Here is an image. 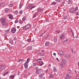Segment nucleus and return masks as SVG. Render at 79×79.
Segmentation results:
<instances>
[{
  "mask_svg": "<svg viewBox=\"0 0 79 79\" xmlns=\"http://www.w3.org/2000/svg\"><path fill=\"white\" fill-rule=\"evenodd\" d=\"M55 32L56 33H57V34H58L60 33V30H57Z\"/></svg>",
  "mask_w": 79,
  "mask_h": 79,
  "instance_id": "b1692460",
  "label": "nucleus"
},
{
  "mask_svg": "<svg viewBox=\"0 0 79 79\" xmlns=\"http://www.w3.org/2000/svg\"><path fill=\"white\" fill-rule=\"evenodd\" d=\"M44 63V62L42 61H40L39 62V64H40V66H42L43 65V64Z\"/></svg>",
  "mask_w": 79,
  "mask_h": 79,
  "instance_id": "f3484780",
  "label": "nucleus"
},
{
  "mask_svg": "<svg viewBox=\"0 0 79 79\" xmlns=\"http://www.w3.org/2000/svg\"><path fill=\"white\" fill-rule=\"evenodd\" d=\"M27 48L29 50H32V46H30L28 47Z\"/></svg>",
  "mask_w": 79,
  "mask_h": 79,
  "instance_id": "6ab92c4d",
  "label": "nucleus"
},
{
  "mask_svg": "<svg viewBox=\"0 0 79 79\" xmlns=\"http://www.w3.org/2000/svg\"><path fill=\"white\" fill-rule=\"evenodd\" d=\"M8 16H9V18L10 19H13V15L11 14H9L8 15Z\"/></svg>",
  "mask_w": 79,
  "mask_h": 79,
  "instance_id": "1a4fd4ad",
  "label": "nucleus"
},
{
  "mask_svg": "<svg viewBox=\"0 0 79 79\" xmlns=\"http://www.w3.org/2000/svg\"><path fill=\"white\" fill-rule=\"evenodd\" d=\"M31 7H30V5H28L26 7V8L27 9H29V8H30Z\"/></svg>",
  "mask_w": 79,
  "mask_h": 79,
  "instance_id": "c756f323",
  "label": "nucleus"
},
{
  "mask_svg": "<svg viewBox=\"0 0 79 79\" xmlns=\"http://www.w3.org/2000/svg\"><path fill=\"white\" fill-rule=\"evenodd\" d=\"M36 74H41V70L40 69H37L36 70Z\"/></svg>",
  "mask_w": 79,
  "mask_h": 79,
  "instance_id": "0eeeda50",
  "label": "nucleus"
},
{
  "mask_svg": "<svg viewBox=\"0 0 79 79\" xmlns=\"http://www.w3.org/2000/svg\"><path fill=\"white\" fill-rule=\"evenodd\" d=\"M39 59H37L36 60L37 61H39Z\"/></svg>",
  "mask_w": 79,
  "mask_h": 79,
  "instance_id": "13d9d810",
  "label": "nucleus"
},
{
  "mask_svg": "<svg viewBox=\"0 0 79 79\" xmlns=\"http://www.w3.org/2000/svg\"><path fill=\"white\" fill-rule=\"evenodd\" d=\"M10 79H13V78L15 77V76H14L13 75H11L10 76Z\"/></svg>",
  "mask_w": 79,
  "mask_h": 79,
  "instance_id": "412c9836",
  "label": "nucleus"
},
{
  "mask_svg": "<svg viewBox=\"0 0 79 79\" xmlns=\"http://www.w3.org/2000/svg\"><path fill=\"white\" fill-rule=\"evenodd\" d=\"M45 45L46 46H47V47L48 46V45H49V42L48 41L46 42L45 43Z\"/></svg>",
  "mask_w": 79,
  "mask_h": 79,
  "instance_id": "aec40b11",
  "label": "nucleus"
},
{
  "mask_svg": "<svg viewBox=\"0 0 79 79\" xmlns=\"http://www.w3.org/2000/svg\"><path fill=\"white\" fill-rule=\"evenodd\" d=\"M65 76H66V77L64 78L65 79H71V78H72V76H70L69 74H66Z\"/></svg>",
  "mask_w": 79,
  "mask_h": 79,
  "instance_id": "7ed1b4c3",
  "label": "nucleus"
},
{
  "mask_svg": "<svg viewBox=\"0 0 79 79\" xmlns=\"http://www.w3.org/2000/svg\"><path fill=\"white\" fill-rule=\"evenodd\" d=\"M76 79H79V76H78L76 77Z\"/></svg>",
  "mask_w": 79,
  "mask_h": 79,
  "instance_id": "603ef678",
  "label": "nucleus"
},
{
  "mask_svg": "<svg viewBox=\"0 0 79 79\" xmlns=\"http://www.w3.org/2000/svg\"><path fill=\"white\" fill-rule=\"evenodd\" d=\"M19 23H20V24H23V22L21 21H19Z\"/></svg>",
  "mask_w": 79,
  "mask_h": 79,
  "instance_id": "3c124183",
  "label": "nucleus"
},
{
  "mask_svg": "<svg viewBox=\"0 0 79 79\" xmlns=\"http://www.w3.org/2000/svg\"><path fill=\"white\" fill-rule=\"evenodd\" d=\"M71 50H72V52H73V49L72 48Z\"/></svg>",
  "mask_w": 79,
  "mask_h": 79,
  "instance_id": "e2e57ef3",
  "label": "nucleus"
},
{
  "mask_svg": "<svg viewBox=\"0 0 79 79\" xmlns=\"http://www.w3.org/2000/svg\"><path fill=\"white\" fill-rule=\"evenodd\" d=\"M47 32L46 31H45L43 33V34H45V33H46Z\"/></svg>",
  "mask_w": 79,
  "mask_h": 79,
  "instance_id": "0e129e2a",
  "label": "nucleus"
},
{
  "mask_svg": "<svg viewBox=\"0 0 79 79\" xmlns=\"http://www.w3.org/2000/svg\"><path fill=\"white\" fill-rule=\"evenodd\" d=\"M23 10H20L19 11L20 14V15H22V14L23 13Z\"/></svg>",
  "mask_w": 79,
  "mask_h": 79,
  "instance_id": "79ce46f5",
  "label": "nucleus"
},
{
  "mask_svg": "<svg viewBox=\"0 0 79 79\" xmlns=\"http://www.w3.org/2000/svg\"><path fill=\"white\" fill-rule=\"evenodd\" d=\"M16 31V28H15V27H13L12 28L11 31L12 34H14V33H15Z\"/></svg>",
  "mask_w": 79,
  "mask_h": 79,
  "instance_id": "423d86ee",
  "label": "nucleus"
},
{
  "mask_svg": "<svg viewBox=\"0 0 79 79\" xmlns=\"http://www.w3.org/2000/svg\"><path fill=\"white\" fill-rule=\"evenodd\" d=\"M18 22V21L16 19L15 21V23H17Z\"/></svg>",
  "mask_w": 79,
  "mask_h": 79,
  "instance_id": "09e8293b",
  "label": "nucleus"
},
{
  "mask_svg": "<svg viewBox=\"0 0 79 79\" xmlns=\"http://www.w3.org/2000/svg\"><path fill=\"white\" fill-rule=\"evenodd\" d=\"M9 7H13V4H10L9 5Z\"/></svg>",
  "mask_w": 79,
  "mask_h": 79,
  "instance_id": "2f4dec72",
  "label": "nucleus"
},
{
  "mask_svg": "<svg viewBox=\"0 0 79 79\" xmlns=\"http://www.w3.org/2000/svg\"><path fill=\"white\" fill-rule=\"evenodd\" d=\"M13 48V47L11 45H10L9 47V48Z\"/></svg>",
  "mask_w": 79,
  "mask_h": 79,
  "instance_id": "de8ad7c7",
  "label": "nucleus"
},
{
  "mask_svg": "<svg viewBox=\"0 0 79 79\" xmlns=\"http://www.w3.org/2000/svg\"><path fill=\"white\" fill-rule=\"evenodd\" d=\"M5 2H3L0 3V7H3L5 6Z\"/></svg>",
  "mask_w": 79,
  "mask_h": 79,
  "instance_id": "6e6552de",
  "label": "nucleus"
},
{
  "mask_svg": "<svg viewBox=\"0 0 79 79\" xmlns=\"http://www.w3.org/2000/svg\"><path fill=\"white\" fill-rule=\"evenodd\" d=\"M23 59H20L18 61V63H19V62H20V61H23Z\"/></svg>",
  "mask_w": 79,
  "mask_h": 79,
  "instance_id": "e433bc0d",
  "label": "nucleus"
},
{
  "mask_svg": "<svg viewBox=\"0 0 79 79\" xmlns=\"http://www.w3.org/2000/svg\"><path fill=\"white\" fill-rule=\"evenodd\" d=\"M29 5L30 8H31V7H32L30 9H32V8H35V6H34L33 5V4H30Z\"/></svg>",
  "mask_w": 79,
  "mask_h": 79,
  "instance_id": "dca6fc26",
  "label": "nucleus"
},
{
  "mask_svg": "<svg viewBox=\"0 0 79 79\" xmlns=\"http://www.w3.org/2000/svg\"><path fill=\"white\" fill-rule=\"evenodd\" d=\"M77 10H78V7H76L75 8H71L70 11L71 13H75V12Z\"/></svg>",
  "mask_w": 79,
  "mask_h": 79,
  "instance_id": "f257e3e1",
  "label": "nucleus"
},
{
  "mask_svg": "<svg viewBox=\"0 0 79 79\" xmlns=\"http://www.w3.org/2000/svg\"><path fill=\"white\" fill-rule=\"evenodd\" d=\"M33 66H36V65H37V64H36V63H35L33 64Z\"/></svg>",
  "mask_w": 79,
  "mask_h": 79,
  "instance_id": "ea45409f",
  "label": "nucleus"
},
{
  "mask_svg": "<svg viewBox=\"0 0 79 79\" xmlns=\"http://www.w3.org/2000/svg\"><path fill=\"white\" fill-rule=\"evenodd\" d=\"M15 14L16 15H18V11L17 10L15 11Z\"/></svg>",
  "mask_w": 79,
  "mask_h": 79,
  "instance_id": "4c0bfd02",
  "label": "nucleus"
},
{
  "mask_svg": "<svg viewBox=\"0 0 79 79\" xmlns=\"http://www.w3.org/2000/svg\"><path fill=\"white\" fill-rule=\"evenodd\" d=\"M6 68V66L5 65H2L0 66V71H2Z\"/></svg>",
  "mask_w": 79,
  "mask_h": 79,
  "instance_id": "20e7f679",
  "label": "nucleus"
},
{
  "mask_svg": "<svg viewBox=\"0 0 79 79\" xmlns=\"http://www.w3.org/2000/svg\"><path fill=\"white\" fill-rule=\"evenodd\" d=\"M23 5V4L22 3H20L19 4V8H21L22 7V6Z\"/></svg>",
  "mask_w": 79,
  "mask_h": 79,
  "instance_id": "5701e85b",
  "label": "nucleus"
},
{
  "mask_svg": "<svg viewBox=\"0 0 79 79\" xmlns=\"http://www.w3.org/2000/svg\"><path fill=\"white\" fill-rule=\"evenodd\" d=\"M53 55H54V56H56V53H53Z\"/></svg>",
  "mask_w": 79,
  "mask_h": 79,
  "instance_id": "052dcab7",
  "label": "nucleus"
},
{
  "mask_svg": "<svg viewBox=\"0 0 79 79\" xmlns=\"http://www.w3.org/2000/svg\"><path fill=\"white\" fill-rule=\"evenodd\" d=\"M68 42V39H66L64 40L63 42V43H66V42Z\"/></svg>",
  "mask_w": 79,
  "mask_h": 79,
  "instance_id": "4be33fe9",
  "label": "nucleus"
},
{
  "mask_svg": "<svg viewBox=\"0 0 79 79\" xmlns=\"http://www.w3.org/2000/svg\"><path fill=\"white\" fill-rule=\"evenodd\" d=\"M31 39H28L27 40V42H31Z\"/></svg>",
  "mask_w": 79,
  "mask_h": 79,
  "instance_id": "37998d69",
  "label": "nucleus"
},
{
  "mask_svg": "<svg viewBox=\"0 0 79 79\" xmlns=\"http://www.w3.org/2000/svg\"><path fill=\"white\" fill-rule=\"evenodd\" d=\"M41 52H42V53H44V50H42Z\"/></svg>",
  "mask_w": 79,
  "mask_h": 79,
  "instance_id": "4d7b16f0",
  "label": "nucleus"
},
{
  "mask_svg": "<svg viewBox=\"0 0 79 79\" xmlns=\"http://www.w3.org/2000/svg\"><path fill=\"white\" fill-rule=\"evenodd\" d=\"M9 11V9L8 8H6L5 9V13H8Z\"/></svg>",
  "mask_w": 79,
  "mask_h": 79,
  "instance_id": "a211bd4d",
  "label": "nucleus"
},
{
  "mask_svg": "<svg viewBox=\"0 0 79 79\" xmlns=\"http://www.w3.org/2000/svg\"><path fill=\"white\" fill-rule=\"evenodd\" d=\"M60 38L61 39H65V37L64 35L62 34L60 35Z\"/></svg>",
  "mask_w": 79,
  "mask_h": 79,
  "instance_id": "9b49d317",
  "label": "nucleus"
},
{
  "mask_svg": "<svg viewBox=\"0 0 79 79\" xmlns=\"http://www.w3.org/2000/svg\"><path fill=\"white\" fill-rule=\"evenodd\" d=\"M30 27H31V26H30V25H27L23 28V29H24V30H26V29H29Z\"/></svg>",
  "mask_w": 79,
  "mask_h": 79,
  "instance_id": "39448f33",
  "label": "nucleus"
},
{
  "mask_svg": "<svg viewBox=\"0 0 79 79\" xmlns=\"http://www.w3.org/2000/svg\"><path fill=\"white\" fill-rule=\"evenodd\" d=\"M62 61L63 62V63H64V64H65L66 63H67V61L66 60H64V59H62Z\"/></svg>",
  "mask_w": 79,
  "mask_h": 79,
  "instance_id": "4468645a",
  "label": "nucleus"
},
{
  "mask_svg": "<svg viewBox=\"0 0 79 79\" xmlns=\"http://www.w3.org/2000/svg\"><path fill=\"white\" fill-rule=\"evenodd\" d=\"M53 71L54 72H56L57 71V69L56 68H54Z\"/></svg>",
  "mask_w": 79,
  "mask_h": 79,
  "instance_id": "58836bf2",
  "label": "nucleus"
},
{
  "mask_svg": "<svg viewBox=\"0 0 79 79\" xmlns=\"http://www.w3.org/2000/svg\"><path fill=\"white\" fill-rule=\"evenodd\" d=\"M27 63H25L24 64V67L25 69H27L28 68V64Z\"/></svg>",
  "mask_w": 79,
  "mask_h": 79,
  "instance_id": "9d476101",
  "label": "nucleus"
},
{
  "mask_svg": "<svg viewBox=\"0 0 79 79\" xmlns=\"http://www.w3.org/2000/svg\"><path fill=\"white\" fill-rule=\"evenodd\" d=\"M26 19V17H24L22 19L23 21H25Z\"/></svg>",
  "mask_w": 79,
  "mask_h": 79,
  "instance_id": "72a5a7b5",
  "label": "nucleus"
},
{
  "mask_svg": "<svg viewBox=\"0 0 79 79\" xmlns=\"http://www.w3.org/2000/svg\"><path fill=\"white\" fill-rule=\"evenodd\" d=\"M63 61H61V63H60V65L61 68H63Z\"/></svg>",
  "mask_w": 79,
  "mask_h": 79,
  "instance_id": "ddd939ff",
  "label": "nucleus"
},
{
  "mask_svg": "<svg viewBox=\"0 0 79 79\" xmlns=\"http://www.w3.org/2000/svg\"><path fill=\"white\" fill-rule=\"evenodd\" d=\"M36 70H37V69H39V67L38 66L36 67Z\"/></svg>",
  "mask_w": 79,
  "mask_h": 79,
  "instance_id": "5fc2aeb1",
  "label": "nucleus"
},
{
  "mask_svg": "<svg viewBox=\"0 0 79 79\" xmlns=\"http://www.w3.org/2000/svg\"><path fill=\"white\" fill-rule=\"evenodd\" d=\"M56 2H52V5H56Z\"/></svg>",
  "mask_w": 79,
  "mask_h": 79,
  "instance_id": "c9c22d12",
  "label": "nucleus"
},
{
  "mask_svg": "<svg viewBox=\"0 0 79 79\" xmlns=\"http://www.w3.org/2000/svg\"><path fill=\"white\" fill-rule=\"evenodd\" d=\"M9 42L10 44H13V40H10Z\"/></svg>",
  "mask_w": 79,
  "mask_h": 79,
  "instance_id": "473e14b6",
  "label": "nucleus"
},
{
  "mask_svg": "<svg viewBox=\"0 0 79 79\" xmlns=\"http://www.w3.org/2000/svg\"><path fill=\"white\" fill-rule=\"evenodd\" d=\"M9 30L8 29H7V30L6 31H5V32L6 33H8V32H9Z\"/></svg>",
  "mask_w": 79,
  "mask_h": 79,
  "instance_id": "c03bdc74",
  "label": "nucleus"
},
{
  "mask_svg": "<svg viewBox=\"0 0 79 79\" xmlns=\"http://www.w3.org/2000/svg\"><path fill=\"white\" fill-rule=\"evenodd\" d=\"M76 71L77 72V73H79V69H77L76 70Z\"/></svg>",
  "mask_w": 79,
  "mask_h": 79,
  "instance_id": "6e6d98bb",
  "label": "nucleus"
},
{
  "mask_svg": "<svg viewBox=\"0 0 79 79\" xmlns=\"http://www.w3.org/2000/svg\"><path fill=\"white\" fill-rule=\"evenodd\" d=\"M39 59V60H42V59L41 58H40Z\"/></svg>",
  "mask_w": 79,
  "mask_h": 79,
  "instance_id": "338daca9",
  "label": "nucleus"
},
{
  "mask_svg": "<svg viewBox=\"0 0 79 79\" xmlns=\"http://www.w3.org/2000/svg\"><path fill=\"white\" fill-rule=\"evenodd\" d=\"M67 18H68V17L67 16L65 15L64 16L63 19H66Z\"/></svg>",
  "mask_w": 79,
  "mask_h": 79,
  "instance_id": "c85d7f7f",
  "label": "nucleus"
},
{
  "mask_svg": "<svg viewBox=\"0 0 79 79\" xmlns=\"http://www.w3.org/2000/svg\"><path fill=\"white\" fill-rule=\"evenodd\" d=\"M9 72H7L6 73H5L4 74H3L4 76H6V75H7L8 74V73H9Z\"/></svg>",
  "mask_w": 79,
  "mask_h": 79,
  "instance_id": "393cba45",
  "label": "nucleus"
},
{
  "mask_svg": "<svg viewBox=\"0 0 79 79\" xmlns=\"http://www.w3.org/2000/svg\"><path fill=\"white\" fill-rule=\"evenodd\" d=\"M43 76H44V73H42L39 76L40 77H43Z\"/></svg>",
  "mask_w": 79,
  "mask_h": 79,
  "instance_id": "f704fd0d",
  "label": "nucleus"
},
{
  "mask_svg": "<svg viewBox=\"0 0 79 79\" xmlns=\"http://www.w3.org/2000/svg\"><path fill=\"white\" fill-rule=\"evenodd\" d=\"M27 74H28V75L30 74V72H28V73Z\"/></svg>",
  "mask_w": 79,
  "mask_h": 79,
  "instance_id": "69168bd1",
  "label": "nucleus"
},
{
  "mask_svg": "<svg viewBox=\"0 0 79 79\" xmlns=\"http://www.w3.org/2000/svg\"><path fill=\"white\" fill-rule=\"evenodd\" d=\"M44 54L43 53H41L40 54V56H44Z\"/></svg>",
  "mask_w": 79,
  "mask_h": 79,
  "instance_id": "49530a36",
  "label": "nucleus"
},
{
  "mask_svg": "<svg viewBox=\"0 0 79 79\" xmlns=\"http://www.w3.org/2000/svg\"><path fill=\"white\" fill-rule=\"evenodd\" d=\"M64 57L65 58H68L69 57H70V56L69 55L65 54L64 55Z\"/></svg>",
  "mask_w": 79,
  "mask_h": 79,
  "instance_id": "2eb2a0df",
  "label": "nucleus"
},
{
  "mask_svg": "<svg viewBox=\"0 0 79 79\" xmlns=\"http://www.w3.org/2000/svg\"><path fill=\"white\" fill-rule=\"evenodd\" d=\"M43 35V34H41L40 35V37H42V36Z\"/></svg>",
  "mask_w": 79,
  "mask_h": 79,
  "instance_id": "864d4df0",
  "label": "nucleus"
},
{
  "mask_svg": "<svg viewBox=\"0 0 79 79\" xmlns=\"http://www.w3.org/2000/svg\"><path fill=\"white\" fill-rule=\"evenodd\" d=\"M4 37H6V35H4Z\"/></svg>",
  "mask_w": 79,
  "mask_h": 79,
  "instance_id": "680f3d73",
  "label": "nucleus"
},
{
  "mask_svg": "<svg viewBox=\"0 0 79 79\" xmlns=\"http://www.w3.org/2000/svg\"><path fill=\"white\" fill-rule=\"evenodd\" d=\"M56 60H57L58 61V58H56Z\"/></svg>",
  "mask_w": 79,
  "mask_h": 79,
  "instance_id": "774afa93",
  "label": "nucleus"
},
{
  "mask_svg": "<svg viewBox=\"0 0 79 79\" xmlns=\"http://www.w3.org/2000/svg\"><path fill=\"white\" fill-rule=\"evenodd\" d=\"M1 23H2V26L5 25V23H6V19L3 18L1 19Z\"/></svg>",
  "mask_w": 79,
  "mask_h": 79,
  "instance_id": "f03ea898",
  "label": "nucleus"
},
{
  "mask_svg": "<svg viewBox=\"0 0 79 79\" xmlns=\"http://www.w3.org/2000/svg\"><path fill=\"white\" fill-rule=\"evenodd\" d=\"M65 2H64V1H63V2H62V5H64V4Z\"/></svg>",
  "mask_w": 79,
  "mask_h": 79,
  "instance_id": "a18cd8bd",
  "label": "nucleus"
},
{
  "mask_svg": "<svg viewBox=\"0 0 79 79\" xmlns=\"http://www.w3.org/2000/svg\"><path fill=\"white\" fill-rule=\"evenodd\" d=\"M58 54L59 55H63V52L62 51L59 52Z\"/></svg>",
  "mask_w": 79,
  "mask_h": 79,
  "instance_id": "f8f14e48",
  "label": "nucleus"
},
{
  "mask_svg": "<svg viewBox=\"0 0 79 79\" xmlns=\"http://www.w3.org/2000/svg\"><path fill=\"white\" fill-rule=\"evenodd\" d=\"M54 42H56L57 41V38H55L54 39Z\"/></svg>",
  "mask_w": 79,
  "mask_h": 79,
  "instance_id": "a19ab883",
  "label": "nucleus"
},
{
  "mask_svg": "<svg viewBox=\"0 0 79 79\" xmlns=\"http://www.w3.org/2000/svg\"><path fill=\"white\" fill-rule=\"evenodd\" d=\"M76 15L77 16H78L79 15V12H77L76 13Z\"/></svg>",
  "mask_w": 79,
  "mask_h": 79,
  "instance_id": "8fccbe9b",
  "label": "nucleus"
},
{
  "mask_svg": "<svg viewBox=\"0 0 79 79\" xmlns=\"http://www.w3.org/2000/svg\"><path fill=\"white\" fill-rule=\"evenodd\" d=\"M36 15H37V13H35L33 15V18H34L36 17Z\"/></svg>",
  "mask_w": 79,
  "mask_h": 79,
  "instance_id": "cd10ccee",
  "label": "nucleus"
},
{
  "mask_svg": "<svg viewBox=\"0 0 79 79\" xmlns=\"http://www.w3.org/2000/svg\"><path fill=\"white\" fill-rule=\"evenodd\" d=\"M72 35H73V37H74V33H73V32H72Z\"/></svg>",
  "mask_w": 79,
  "mask_h": 79,
  "instance_id": "bf43d9fd",
  "label": "nucleus"
},
{
  "mask_svg": "<svg viewBox=\"0 0 79 79\" xmlns=\"http://www.w3.org/2000/svg\"><path fill=\"white\" fill-rule=\"evenodd\" d=\"M4 25H5V26H8V22H6L5 23H4Z\"/></svg>",
  "mask_w": 79,
  "mask_h": 79,
  "instance_id": "a878e982",
  "label": "nucleus"
},
{
  "mask_svg": "<svg viewBox=\"0 0 79 79\" xmlns=\"http://www.w3.org/2000/svg\"><path fill=\"white\" fill-rule=\"evenodd\" d=\"M30 60L28 58L27 60V62H25V63H26L28 64V63H29V62Z\"/></svg>",
  "mask_w": 79,
  "mask_h": 79,
  "instance_id": "7c9ffc66",
  "label": "nucleus"
},
{
  "mask_svg": "<svg viewBox=\"0 0 79 79\" xmlns=\"http://www.w3.org/2000/svg\"><path fill=\"white\" fill-rule=\"evenodd\" d=\"M53 76L54 75L53 74H51L49 76V77L50 78H52V77H53Z\"/></svg>",
  "mask_w": 79,
  "mask_h": 79,
  "instance_id": "bb28decb",
  "label": "nucleus"
}]
</instances>
